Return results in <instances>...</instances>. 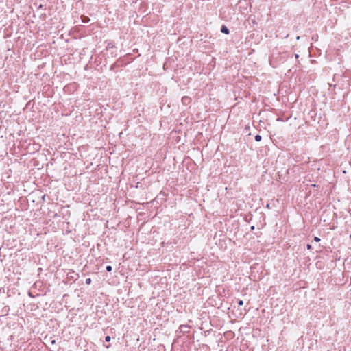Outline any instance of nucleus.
Here are the masks:
<instances>
[{"label":"nucleus","mask_w":351,"mask_h":351,"mask_svg":"<svg viewBox=\"0 0 351 351\" xmlns=\"http://www.w3.org/2000/svg\"><path fill=\"white\" fill-rule=\"evenodd\" d=\"M306 247H307V249L310 250V249H311L312 247L310 244H308Z\"/></svg>","instance_id":"11"},{"label":"nucleus","mask_w":351,"mask_h":351,"mask_svg":"<svg viewBox=\"0 0 351 351\" xmlns=\"http://www.w3.org/2000/svg\"><path fill=\"white\" fill-rule=\"evenodd\" d=\"M182 103L185 106L189 105L191 103V98L187 96H184L182 98Z\"/></svg>","instance_id":"1"},{"label":"nucleus","mask_w":351,"mask_h":351,"mask_svg":"<svg viewBox=\"0 0 351 351\" xmlns=\"http://www.w3.org/2000/svg\"><path fill=\"white\" fill-rule=\"evenodd\" d=\"M254 139H255V141H258H258H261L262 137H261V135L257 134V135H256V136H255Z\"/></svg>","instance_id":"5"},{"label":"nucleus","mask_w":351,"mask_h":351,"mask_svg":"<svg viewBox=\"0 0 351 351\" xmlns=\"http://www.w3.org/2000/svg\"><path fill=\"white\" fill-rule=\"evenodd\" d=\"M314 241H316V242H319L320 241V239L317 237H314Z\"/></svg>","instance_id":"10"},{"label":"nucleus","mask_w":351,"mask_h":351,"mask_svg":"<svg viewBox=\"0 0 351 351\" xmlns=\"http://www.w3.org/2000/svg\"><path fill=\"white\" fill-rule=\"evenodd\" d=\"M295 57L296 59L298 58V57H299L298 54H295Z\"/></svg>","instance_id":"12"},{"label":"nucleus","mask_w":351,"mask_h":351,"mask_svg":"<svg viewBox=\"0 0 351 351\" xmlns=\"http://www.w3.org/2000/svg\"><path fill=\"white\" fill-rule=\"evenodd\" d=\"M221 32L225 34H228L230 33L229 29L226 25L221 26Z\"/></svg>","instance_id":"3"},{"label":"nucleus","mask_w":351,"mask_h":351,"mask_svg":"<svg viewBox=\"0 0 351 351\" xmlns=\"http://www.w3.org/2000/svg\"><path fill=\"white\" fill-rule=\"evenodd\" d=\"M181 332H188L189 327L187 325H181L179 328Z\"/></svg>","instance_id":"2"},{"label":"nucleus","mask_w":351,"mask_h":351,"mask_svg":"<svg viewBox=\"0 0 351 351\" xmlns=\"http://www.w3.org/2000/svg\"><path fill=\"white\" fill-rule=\"evenodd\" d=\"M51 343H55V340H53V341H51Z\"/></svg>","instance_id":"13"},{"label":"nucleus","mask_w":351,"mask_h":351,"mask_svg":"<svg viewBox=\"0 0 351 351\" xmlns=\"http://www.w3.org/2000/svg\"><path fill=\"white\" fill-rule=\"evenodd\" d=\"M105 341H107V342L110 341V336H106L105 337Z\"/></svg>","instance_id":"9"},{"label":"nucleus","mask_w":351,"mask_h":351,"mask_svg":"<svg viewBox=\"0 0 351 351\" xmlns=\"http://www.w3.org/2000/svg\"><path fill=\"white\" fill-rule=\"evenodd\" d=\"M81 19H82V23H87L90 21V18L86 16L82 15L81 16Z\"/></svg>","instance_id":"4"},{"label":"nucleus","mask_w":351,"mask_h":351,"mask_svg":"<svg viewBox=\"0 0 351 351\" xmlns=\"http://www.w3.org/2000/svg\"><path fill=\"white\" fill-rule=\"evenodd\" d=\"M237 304L238 306H242L243 304V301L242 300H239Z\"/></svg>","instance_id":"7"},{"label":"nucleus","mask_w":351,"mask_h":351,"mask_svg":"<svg viewBox=\"0 0 351 351\" xmlns=\"http://www.w3.org/2000/svg\"><path fill=\"white\" fill-rule=\"evenodd\" d=\"M106 271L108 272L111 271L112 269V266H110V265L106 266Z\"/></svg>","instance_id":"6"},{"label":"nucleus","mask_w":351,"mask_h":351,"mask_svg":"<svg viewBox=\"0 0 351 351\" xmlns=\"http://www.w3.org/2000/svg\"><path fill=\"white\" fill-rule=\"evenodd\" d=\"M91 283V279L90 278L86 279V284L90 285Z\"/></svg>","instance_id":"8"}]
</instances>
